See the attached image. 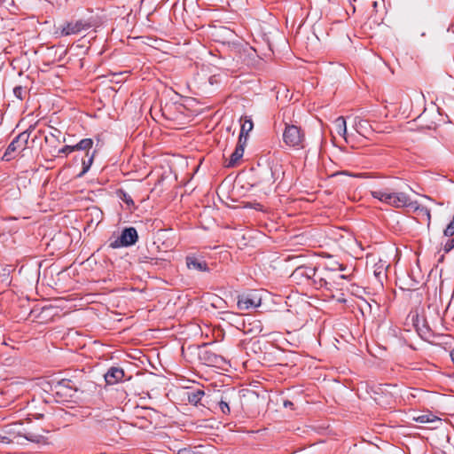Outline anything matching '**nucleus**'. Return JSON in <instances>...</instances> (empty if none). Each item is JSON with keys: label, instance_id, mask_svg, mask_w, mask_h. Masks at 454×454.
I'll use <instances>...</instances> for the list:
<instances>
[{"label": "nucleus", "instance_id": "12", "mask_svg": "<svg viewBox=\"0 0 454 454\" xmlns=\"http://www.w3.org/2000/svg\"><path fill=\"white\" fill-rule=\"evenodd\" d=\"M186 265L188 269L197 271H206L208 270L207 265L204 260L193 255H189L186 257Z\"/></svg>", "mask_w": 454, "mask_h": 454}, {"label": "nucleus", "instance_id": "2", "mask_svg": "<svg viewBox=\"0 0 454 454\" xmlns=\"http://www.w3.org/2000/svg\"><path fill=\"white\" fill-rule=\"evenodd\" d=\"M371 195L380 202L395 208L405 207L407 204H410V197L406 193L395 192L387 187L372 190Z\"/></svg>", "mask_w": 454, "mask_h": 454}, {"label": "nucleus", "instance_id": "31", "mask_svg": "<svg viewBox=\"0 0 454 454\" xmlns=\"http://www.w3.org/2000/svg\"><path fill=\"white\" fill-rule=\"evenodd\" d=\"M143 262H147V257H145V260Z\"/></svg>", "mask_w": 454, "mask_h": 454}, {"label": "nucleus", "instance_id": "6", "mask_svg": "<svg viewBox=\"0 0 454 454\" xmlns=\"http://www.w3.org/2000/svg\"><path fill=\"white\" fill-rule=\"evenodd\" d=\"M138 236L137 230L133 227L125 228L121 236L109 245L112 248H119L121 247H129L134 245L137 241Z\"/></svg>", "mask_w": 454, "mask_h": 454}, {"label": "nucleus", "instance_id": "19", "mask_svg": "<svg viewBox=\"0 0 454 454\" xmlns=\"http://www.w3.org/2000/svg\"><path fill=\"white\" fill-rule=\"evenodd\" d=\"M204 395V391L198 389L192 393H188V401L192 404H197Z\"/></svg>", "mask_w": 454, "mask_h": 454}, {"label": "nucleus", "instance_id": "22", "mask_svg": "<svg viewBox=\"0 0 454 454\" xmlns=\"http://www.w3.org/2000/svg\"><path fill=\"white\" fill-rule=\"evenodd\" d=\"M13 94L15 95L16 98L22 100L27 94V89L22 86H16L13 89Z\"/></svg>", "mask_w": 454, "mask_h": 454}, {"label": "nucleus", "instance_id": "3", "mask_svg": "<svg viewBox=\"0 0 454 454\" xmlns=\"http://www.w3.org/2000/svg\"><path fill=\"white\" fill-rule=\"evenodd\" d=\"M283 140L290 147L302 148L304 146V133L296 125H286L283 133Z\"/></svg>", "mask_w": 454, "mask_h": 454}, {"label": "nucleus", "instance_id": "11", "mask_svg": "<svg viewBox=\"0 0 454 454\" xmlns=\"http://www.w3.org/2000/svg\"><path fill=\"white\" fill-rule=\"evenodd\" d=\"M124 377V371L121 368L112 367L105 374V380L107 384L114 385Z\"/></svg>", "mask_w": 454, "mask_h": 454}, {"label": "nucleus", "instance_id": "29", "mask_svg": "<svg viewBox=\"0 0 454 454\" xmlns=\"http://www.w3.org/2000/svg\"><path fill=\"white\" fill-rule=\"evenodd\" d=\"M450 356H451V359L454 363V349L450 352Z\"/></svg>", "mask_w": 454, "mask_h": 454}, {"label": "nucleus", "instance_id": "28", "mask_svg": "<svg viewBox=\"0 0 454 454\" xmlns=\"http://www.w3.org/2000/svg\"><path fill=\"white\" fill-rule=\"evenodd\" d=\"M218 359H219V357H218V356H213V358H208V360H207V361H208V362H210V363H217V362H218Z\"/></svg>", "mask_w": 454, "mask_h": 454}, {"label": "nucleus", "instance_id": "5", "mask_svg": "<svg viewBox=\"0 0 454 454\" xmlns=\"http://www.w3.org/2000/svg\"><path fill=\"white\" fill-rule=\"evenodd\" d=\"M405 207L408 208V212L412 214V217L419 223H426L429 229L431 224V213L427 207L419 204L417 201H411L410 200V204H407Z\"/></svg>", "mask_w": 454, "mask_h": 454}, {"label": "nucleus", "instance_id": "1", "mask_svg": "<svg viewBox=\"0 0 454 454\" xmlns=\"http://www.w3.org/2000/svg\"><path fill=\"white\" fill-rule=\"evenodd\" d=\"M43 432V429L35 432L25 426L22 422H15L4 426L0 430V443H21L20 439L24 438L29 442L41 443L44 442V436L41 434Z\"/></svg>", "mask_w": 454, "mask_h": 454}, {"label": "nucleus", "instance_id": "23", "mask_svg": "<svg viewBox=\"0 0 454 454\" xmlns=\"http://www.w3.org/2000/svg\"><path fill=\"white\" fill-rule=\"evenodd\" d=\"M92 162H93V155H91L89 158L88 161H86L85 160H82V174H84V173H86L89 170V168H90Z\"/></svg>", "mask_w": 454, "mask_h": 454}, {"label": "nucleus", "instance_id": "30", "mask_svg": "<svg viewBox=\"0 0 454 454\" xmlns=\"http://www.w3.org/2000/svg\"><path fill=\"white\" fill-rule=\"evenodd\" d=\"M290 404H292L290 402H286L285 403V406H287V405H290Z\"/></svg>", "mask_w": 454, "mask_h": 454}, {"label": "nucleus", "instance_id": "32", "mask_svg": "<svg viewBox=\"0 0 454 454\" xmlns=\"http://www.w3.org/2000/svg\"><path fill=\"white\" fill-rule=\"evenodd\" d=\"M143 262H147V257H145V260Z\"/></svg>", "mask_w": 454, "mask_h": 454}, {"label": "nucleus", "instance_id": "10", "mask_svg": "<svg viewBox=\"0 0 454 454\" xmlns=\"http://www.w3.org/2000/svg\"><path fill=\"white\" fill-rule=\"evenodd\" d=\"M247 143V138H245L244 141L238 142V145L234 150V152L231 153L229 163L227 164V167L233 168L238 165L239 161L242 158L244 154V146Z\"/></svg>", "mask_w": 454, "mask_h": 454}, {"label": "nucleus", "instance_id": "8", "mask_svg": "<svg viewBox=\"0 0 454 454\" xmlns=\"http://www.w3.org/2000/svg\"><path fill=\"white\" fill-rule=\"evenodd\" d=\"M52 390L56 394V395L60 398H68L72 397L74 392L76 391L72 380L67 379H63L58 381L54 386Z\"/></svg>", "mask_w": 454, "mask_h": 454}, {"label": "nucleus", "instance_id": "25", "mask_svg": "<svg viewBox=\"0 0 454 454\" xmlns=\"http://www.w3.org/2000/svg\"><path fill=\"white\" fill-rule=\"evenodd\" d=\"M374 275L377 277L379 280L381 279V277L384 276L383 265L376 266V269L374 270Z\"/></svg>", "mask_w": 454, "mask_h": 454}, {"label": "nucleus", "instance_id": "24", "mask_svg": "<svg viewBox=\"0 0 454 454\" xmlns=\"http://www.w3.org/2000/svg\"><path fill=\"white\" fill-rule=\"evenodd\" d=\"M442 237H454V227L452 225L448 224L443 231Z\"/></svg>", "mask_w": 454, "mask_h": 454}, {"label": "nucleus", "instance_id": "7", "mask_svg": "<svg viewBox=\"0 0 454 454\" xmlns=\"http://www.w3.org/2000/svg\"><path fill=\"white\" fill-rule=\"evenodd\" d=\"M30 134L27 131L20 133L12 142L8 145L4 157L7 160L14 157L13 153H20L27 147Z\"/></svg>", "mask_w": 454, "mask_h": 454}, {"label": "nucleus", "instance_id": "14", "mask_svg": "<svg viewBox=\"0 0 454 454\" xmlns=\"http://www.w3.org/2000/svg\"><path fill=\"white\" fill-rule=\"evenodd\" d=\"M242 120L243 122L241 124V129L239 137V142L244 141L245 138L247 139V135L253 129L254 127L253 121L250 119H247V117H245Z\"/></svg>", "mask_w": 454, "mask_h": 454}, {"label": "nucleus", "instance_id": "13", "mask_svg": "<svg viewBox=\"0 0 454 454\" xmlns=\"http://www.w3.org/2000/svg\"><path fill=\"white\" fill-rule=\"evenodd\" d=\"M259 305V301L252 299L248 296H240L238 301V308L240 310H246L252 308H255Z\"/></svg>", "mask_w": 454, "mask_h": 454}, {"label": "nucleus", "instance_id": "27", "mask_svg": "<svg viewBox=\"0 0 454 454\" xmlns=\"http://www.w3.org/2000/svg\"><path fill=\"white\" fill-rule=\"evenodd\" d=\"M219 407H220L221 411H223V413H224V414L230 413L231 410H230L229 404L226 402L222 400L219 403Z\"/></svg>", "mask_w": 454, "mask_h": 454}, {"label": "nucleus", "instance_id": "4", "mask_svg": "<svg viewBox=\"0 0 454 454\" xmlns=\"http://www.w3.org/2000/svg\"><path fill=\"white\" fill-rule=\"evenodd\" d=\"M92 27V24L88 20H72L70 22L60 25L56 33L60 36H67L77 35L83 30H87Z\"/></svg>", "mask_w": 454, "mask_h": 454}, {"label": "nucleus", "instance_id": "18", "mask_svg": "<svg viewBox=\"0 0 454 454\" xmlns=\"http://www.w3.org/2000/svg\"><path fill=\"white\" fill-rule=\"evenodd\" d=\"M93 145V141L90 138L82 139L77 145L74 146V151L82 150V151H89Z\"/></svg>", "mask_w": 454, "mask_h": 454}, {"label": "nucleus", "instance_id": "26", "mask_svg": "<svg viewBox=\"0 0 454 454\" xmlns=\"http://www.w3.org/2000/svg\"><path fill=\"white\" fill-rule=\"evenodd\" d=\"M74 151V145H66L63 148L59 150V154H60V153L68 154V153H72Z\"/></svg>", "mask_w": 454, "mask_h": 454}, {"label": "nucleus", "instance_id": "20", "mask_svg": "<svg viewBox=\"0 0 454 454\" xmlns=\"http://www.w3.org/2000/svg\"><path fill=\"white\" fill-rule=\"evenodd\" d=\"M441 245L443 247V250L448 253L452 248H454V236L453 237H442Z\"/></svg>", "mask_w": 454, "mask_h": 454}, {"label": "nucleus", "instance_id": "17", "mask_svg": "<svg viewBox=\"0 0 454 454\" xmlns=\"http://www.w3.org/2000/svg\"><path fill=\"white\" fill-rule=\"evenodd\" d=\"M296 274L301 275L306 277L307 278H311L316 274V268L314 267H307V266H301L298 267L295 271Z\"/></svg>", "mask_w": 454, "mask_h": 454}, {"label": "nucleus", "instance_id": "21", "mask_svg": "<svg viewBox=\"0 0 454 454\" xmlns=\"http://www.w3.org/2000/svg\"><path fill=\"white\" fill-rule=\"evenodd\" d=\"M416 421L426 424L430 423L434 421H438L439 419L436 417H434L433 415L427 414V415H421L415 419Z\"/></svg>", "mask_w": 454, "mask_h": 454}, {"label": "nucleus", "instance_id": "9", "mask_svg": "<svg viewBox=\"0 0 454 454\" xmlns=\"http://www.w3.org/2000/svg\"><path fill=\"white\" fill-rule=\"evenodd\" d=\"M262 326L260 320L254 319L248 316L243 321V332L245 333H259L262 332Z\"/></svg>", "mask_w": 454, "mask_h": 454}, {"label": "nucleus", "instance_id": "16", "mask_svg": "<svg viewBox=\"0 0 454 454\" xmlns=\"http://www.w3.org/2000/svg\"><path fill=\"white\" fill-rule=\"evenodd\" d=\"M355 129L357 133H359L362 136H365L366 133L369 131V124L365 120L355 118Z\"/></svg>", "mask_w": 454, "mask_h": 454}, {"label": "nucleus", "instance_id": "15", "mask_svg": "<svg viewBox=\"0 0 454 454\" xmlns=\"http://www.w3.org/2000/svg\"><path fill=\"white\" fill-rule=\"evenodd\" d=\"M335 132L346 139L347 125L344 117L340 116L334 121Z\"/></svg>", "mask_w": 454, "mask_h": 454}]
</instances>
